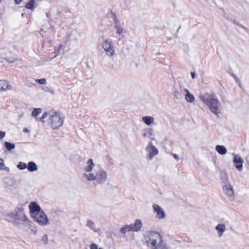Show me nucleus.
<instances>
[{
  "label": "nucleus",
  "mask_w": 249,
  "mask_h": 249,
  "mask_svg": "<svg viewBox=\"0 0 249 249\" xmlns=\"http://www.w3.org/2000/svg\"><path fill=\"white\" fill-rule=\"evenodd\" d=\"M95 164L92 159H89L87 162V165L84 167V173L82 175L83 178L86 181H94L97 184H103L107 178V172L103 169H100L95 173L92 170Z\"/></svg>",
  "instance_id": "f257e3e1"
},
{
  "label": "nucleus",
  "mask_w": 249,
  "mask_h": 249,
  "mask_svg": "<svg viewBox=\"0 0 249 249\" xmlns=\"http://www.w3.org/2000/svg\"><path fill=\"white\" fill-rule=\"evenodd\" d=\"M200 99L208 107L210 110L217 117L220 114L221 105L220 101L212 94L201 93Z\"/></svg>",
  "instance_id": "f03ea898"
},
{
  "label": "nucleus",
  "mask_w": 249,
  "mask_h": 249,
  "mask_svg": "<svg viewBox=\"0 0 249 249\" xmlns=\"http://www.w3.org/2000/svg\"><path fill=\"white\" fill-rule=\"evenodd\" d=\"M144 239L147 246L151 249H160L164 243L161 236L157 232H146Z\"/></svg>",
  "instance_id": "7ed1b4c3"
},
{
  "label": "nucleus",
  "mask_w": 249,
  "mask_h": 249,
  "mask_svg": "<svg viewBox=\"0 0 249 249\" xmlns=\"http://www.w3.org/2000/svg\"><path fill=\"white\" fill-rule=\"evenodd\" d=\"M48 123L53 129H56L63 124L64 118L61 116V114L54 110L48 111Z\"/></svg>",
  "instance_id": "20e7f679"
},
{
  "label": "nucleus",
  "mask_w": 249,
  "mask_h": 249,
  "mask_svg": "<svg viewBox=\"0 0 249 249\" xmlns=\"http://www.w3.org/2000/svg\"><path fill=\"white\" fill-rule=\"evenodd\" d=\"M7 216L9 218L8 220L16 226L27 221L23 209L21 208L15 209L13 212L8 213Z\"/></svg>",
  "instance_id": "39448f33"
},
{
  "label": "nucleus",
  "mask_w": 249,
  "mask_h": 249,
  "mask_svg": "<svg viewBox=\"0 0 249 249\" xmlns=\"http://www.w3.org/2000/svg\"><path fill=\"white\" fill-rule=\"evenodd\" d=\"M102 47L108 56H112L115 54V49L111 39L107 38L104 40L102 43Z\"/></svg>",
  "instance_id": "423d86ee"
},
{
  "label": "nucleus",
  "mask_w": 249,
  "mask_h": 249,
  "mask_svg": "<svg viewBox=\"0 0 249 249\" xmlns=\"http://www.w3.org/2000/svg\"><path fill=\"white\" fill-rule=\"evenodd\" d=\"M32 217L41 226H46L49 223V219L42 211L32 215Z\"/></svg>",
  "instance_id": "0eeeda50"
},
{
  "label": "nucleus",
  "mask_w": 249,
  "mask_h": 249,
  "mask_svg": "<svg viewBox=\"0 0 249 249\" xmlns=\"http://www.w3.org/2000/svg\"><path fill=\"white\" fill-rule=\"evenodd\" d=\"M154 213H156V217L158 219H163L165 216V213L163 209L159 205L154 204L152 206Z\"/></svg>",
  "instance_id": "6e6552de"
},
{
  "label": "nucleus",
  "mask_w": 249,
  "mask_h": 249,
  "mask_svg": "<svg viewBox=\"0 0 249 249\" xmlns=\"http://www.w3.org/2000/svg\"><path fill=\"white\" fill-rule=\"evenodd\" d=\"M223 190L230 200H233L235 196L233 189L230 184H226L223 187Z\"/></svg>",
  "instance_id": "1a4fd4ad"
},
{
  "label": "nucleus",
  "mask_w": 249,
  "mask_h": 249,
  "mask_svg": "<svg viewBox=\"0 0 249 249\" xmlns=\"http://www.w3.org/2000/svg\"><path fill=\"white\" fill-rule=\"evenodd\" d=\"M232 155L234 156L233 162L236 168L239 171H242L243 169V160L239 155L234 154H232Z\"/></svg>",
  "instance_id": "9d476101"
},
{
  "label": "nucleus",
  "mask_w": 249,
  "mask_h": 249,
  "mask_svg": "<svg viewBox=\"0 0 249 249\" xmlns=\"http://www.w3.org/2000/svg\"><path fill=\"white\" fill-rule=\"evenodd\" d=\"M146 151L148 153L149 159L151 160L153 157L158 153V150L151 142H149L146 147Z\"/></svg>",
  "instance_id": "9b49d317"
},
{
  "label": "nucleus",
  "mask_w": 249,
  "mask_h": 249,
  "mask_svg": "<svg viewBox=\"0 0 249 249\" xmlns=\"http://www.w3.org/2000/svg\"><path fill=\"white\" fill-rule=\"evenodd\" d=\"M31 216L41 211L39 206L35 202H32L29 206Z\"/></svg>",
  "instance_id": "f8f14e48"
},
{
  "label": "nucleus",
  "mask_w": 249,
  "mask_h": 249,
  "mask_svg": "<svg viewBox=\"0 0 249 249\" xmlns=\"http://www.w3.org/2000/svg\"><path fill=\"white\" fill-rule=\"evenodd\" d=\"M113 17L114 22L115 23L114 28L116 29V34L117 35H121L124 32V29L122 27L114 15H113Z\"/></svg>",
  "instance_id": "ddd939ff"
},
{
  "label": "nucleus",
  "mask_w": 249,
  "mask_h": 249,
  "mask_svg": "<svg viewBox=\"0 0 249 249\" xmlns=\"http://www.w3.org/2000/svg\"><path fill=\"white\" fill-rule=\"evenodd\" d=\"M181 92L184 91L186 92L185 95V100L189 103H193L195 100V97L193 94L190 93L189 90L187 89H181Z\"/></svg>",
  "instance_id": "4468645a"
},
{
  "label": "nucleus",
  "mask_w": 249,
  "mask_h": 249,
  "mask_svg": "<svg viewBox=\"0 0 249 249\" xmlns=\"http://www.w3.org/2000/svg\"><path fill=\"white\" fill-rule=\"evenodd\" d=\"M215 229L217 232L218 236L220 237L226 231V226L224 224L219 223L216 226Z\"/></svg>",
  "instance_id": "2eb2a0df"
},
{
  "label": "nucleus",
  "mask_w": 249,
  "mask_h": 249,
  "mask_svg": "<svg viewBox=\"0 0 249 249\" xmlns=\"http://www.w3.org/2000/svg\"><path fill=\"white\" fill-rule=\"evenodd\" d=\"M12 86L6 80H0V91L10 90Z\"/></svg>",
  "instance_id": "dca6fc26"
},
{
  "label": "nucleus",
  "mask_w": 249,
  "mask_h": 249,
  "mask_svg": "<svg viewBox=\"0 0 249 249\" xmlns=\"http://www.w3.org/2000/svg\"><path fill=\"white\" fill-rule=\"evenodd\" d=\"M131 225H132V229L133 231H138L142 228V223L140 219H137L134 223L131 224Z\"/></svg>",
  "instance_id": "f3484780"
},
{
  "label": "nucleus",
  "mask_w": 249,
  "mask_h": 249,
  "mask_svg": "<svg viewBox=\"0 0 249 249\" xmlns=\"http://www.w3.org/2000/svg\"><path fill=\"white\" fill-rule=\"evenodd\" d=\"M142 121L147 125H150L154 124V118L152 116H143L142 118Z\"/></svg>",
  "instance_id": "a211bd4d"
},
{
  "label": "nucleus",
  "mask_w": 249,
  "mask_h": 249,
  "mask_svg": "<svg viewBox=\"0 0 249 249\" xmlns=\"http://www.w3.org/2000/svg\"><path fill=\"white\" fill-rule=\"evenodd\" d=\"M216 151L220 155H225L227 152V149L223 145H217L215 147Z\"/></svg>",
  "instance_id": "6ab92c4d"
},
{
  "label": "nucleus",
  "mask_w": 249,
  "mask_h": 249,
  "mask_svg": "<svg viewBox=\"0 0 249 249\" xmlns=\"http://www.w3.org/2000/svg\"><path fill=\"white\" fill-rule=\"evenodd\" d=\"M27 169L30 172H34L37 170V166L34 162L30 161L28 164Z\"/></svg>",
  "instance_id": "aec40b11"
},
{
  "label": "nucleus",
  "mask_w": 249,
  "mask_h": 249,
  "mask_svg": "<svg viewBox=\"0 0 249 249\" xmlns=\"http://www.w3.org/2000/svg\"><path fill=\"white\" fill-rule=\"evenodd\" d=\"M132 225H131V224L125 225L120 229V231L122 233L124 234L126 232L132 231Z\"/></svg>",
  "instance_id": "412c9836"
},
{
  "label": "nucleus",
  "mask_w": 249,
  "mask_h": 249,
  "mask_svg": "<svg viewBox=\"0 0 249 249\" xmlns=\"http://www.w3.org/2000/svg\"><path fill=\"white\" fill-rule=\"evenodd\" d=\"M42 112V109L40 108H34L32 112V117H34L36 120L37 115Z\"/></svg>",
  "instance_id": "4be33fe9"
},
{
  "label": "nucleus",
  "mask_w": 249,
  "mask_h": 249,
  "mask_svg": "<svg viewBox=\"0 0 249 249\" xmlns=\"http://www.w3.org/2000/svg\"><path fill=\"white\" fill-rule=\"evenodd\" d=\"M35 4V1L34 0H30L27 2L25 7L27 9H30L31 10H33L34 9V5Z\"/></svg>",
  "instance_id": "5701e85b"
},
{
  "label": "nucleus",
  "mask_w": 249,
  "mask_h": 249,
  "mask_svg": "<svg viewBox=\"0 0 249 249\" xmlns=\"http://www.w3.org/2000/svg\"><path fill=\"white\" fill-rule=\"evenodd\" d=\"M86 225L87 227L90 228L91 229H92L94 231H97V230H96V228H95V224L92 221L90 220H88L87 222Z\"/></svg>",
  "instance_id": "b1692460"
},
{
  "label": "nucleus",
  "mask_w": 249,
  "mask_h": 249,
  "mask_svg": "<svg viewBox=\"0 0 249 249\" xmlns=\"http://www.w3.org/2000/svg\"><path fill=\"white\" fill-rule=\"evenodd\" d=\"M4 145L6 148V149L8 151H10L12 149H13L15 148V144L13 143H11L9 142H4Z\"/></svg>",
  "instance_id": "393cba45"
},
{
  "label": "nucleus",
  "mask_w": 249,
  "mask_h": 249,
  "mask_svg": "<svg viewBox=\"0 0 249 249\" xmlns=\"http://www.w3.org/2000/svg\"><path fill=\"white\" fill-rule=\"evenodd\" d=\"M17 167L20 170H23L27 167V165L25 163L20 161L18 164Z\"/></svg>",
  "instance_id": "a878e982"
},
{
  "label": "nucleus",
  "mask_w": 249,
  "mask_h": 249,
  "mask_svg": "<svg viewBox=\"0 0 249 249\" xmlns=\"http://www.w3.org/2000/svg\"><path fill=\"white\" fill-rule=\"evenodd\" d=\"M63 48V44H60L59 45V47L57 49H56L54 51V53L55 54L54 57H56V56H57L59 54L60 50Z\"/></svg>",
  "instance_id": "bb28decb"
},
{
  "label": "nucleus",
  "mask_w": 249,
  "mask_h": 249,
  "mask_svg": "<svg viewBox=\"0 0 249 249\" xmlns=\"http://www.w3.org/2000/svg\"><path fill=\"white\" fill-rule=\"evenodd\" d=\"M36 82H37L38 83L41 84V85H45L46 84V80L45 78H41V79H36Z\"/></svg>",
  "instance_id": "cd10ccee"
},
{
  "label": "nucleus",
  "mask_w": 249,
  "mask_h": 249,
  "mask_svg": "<svg viewBox=\"0 0 249 249\" xmlns=\"http://www.w3.org/2000/svg\"><path fill=\"white\" fill-rule=\"evenodd\" d=\"M48 112H44L41 118H36V121L44 122L43 120L47 117Z\"/></svg>",
  "instance_id": "c85d7f7f"
},
{
  "label": "nucleus",
  "mask_w": 249,
  "mask_h": 249,
  "mask_svg": "<svg viewBox=\"0 0 249 249\" xmlns=\"http://www.w3.org/2000/svg\"><path fill=\"white\" fill-rule=\"evenodd\" d=\"M8 169L7 167H5L4 163V160L0 158V169L1 170H6Z\"/></svg>",
  "instance_id": "c756f323"
},
{
  "label": "nucleus",
  "mask_w": 249,
  "mask_h": 249,
  "mask_svg": "<svg viewBox=\"0 0 249 249\" xmlns=\"http://www.w3.org/2000/svg\"><path fill=\"white\" fill-rule=\"evenodd\" d=\"M90 249H103L102 248H98L97 245L94 243L91 244Z\"/></svg>",
  "instance_id": "7c9ffc66"
},
{
  "label": "nucleus",
  "mask_w": 249,
  "mask_h": 249,
  "mask_svg": "<svg viewBox=\"0 0 249 249\" xmlns=\"http://www.w3.org/2000/svg\"><path fill=\"white\" fill-rule=\"evenodd\" d=\"M42 240L44 242L45 244L48 243V236L46 234H44L42 237Z\"/></svg>",
  "instance_id": "2f4dec72"
},
{
  "label": "nucleus",
  "mask_w": 249,
  "mask_h": 249,
  "mask_svg": "<svg viewBox=\"0 0 249 249\" xmlns=\"http://www.w3.org/2000/svg\"><path fill=\"white\" fill-rule=\"evenodd\" d=\"M160 249H171V248L164 243Z\"/></svg>",
  "instance_id": "473e14b6"
},
{
  "label": "nucleus",
  "mask_w": 249,
  "mask_h": 249,
  "mask_svg": "<svg viewBox=\"0 0 249 249\" xmlns=\"http://www.w3.org/2000/svg\"><path fill=\"white\" fill-rule=\"evenodd\" d=\"M174 96L176 98H179L180 97L179 92L178 90H175L174 93Z\"/></svg>",
  "instance_id": "72a5a7b5"
},
{
  "label": "nucleus",
  "mask_w": 249,
  "mask_h": 249,
  "mask_svg": "<svg viewBox=\"0 0 249 249\" xmlns=\"http://www.w3.org/2000/svg\"><path fill=\"white\" fill-rule=\"evenodd\" d=\"M5 136V133L3 131H0V140L3 138Z\"/></svg>",
  "instance_id": "f704fd0d"
},
{
  "label": "nucleus",
  "mask_w": 249,
  "mask_h": 249,
  "mask_svg": "<svg viewBox=\"0 0 249 249\" xmlns=\"http://www.w3.org/2000/svg\"><path fill=\"white\" fill-rule=\"evenodd\" d=\"M22 1V0H14L15 3L17 4L20 3Z\"/></svg>",
  "instance_id": "c9c22d12"
},
{
  "label": "nucleus",
  "mask_w": 249,
  "mask_h": 249,
  "mask_svg": "<svg viewBox=\"0 0 249 249\" xmlns=\"http://www.w3.org/2000/svg\"><path fill=\"white\" fill-rule=\"evenodd\" d=\"M173 157L177 160H179V158H178V156L177 155V154H173Z\"/></svg>",
  "instance_id": "e433bc0d"
},
{
  "label": "nucleus",
  "mask_w": 249,
  "mask_h": 249,
  "mask_svg": "<svg viewBox=\"0 0 249 249\" xmlns=\"http://www.w3.org/2000/svg\"><path fill=\"white\" fill-rule=\"evenodd\" d=\"M191 75L192 78L193 79H194L195 78V77H196V73H195V72H191Z\"/></svg>",
  "instance_id": "4c0bfd02"
},
{
  "label": "nucleus",
  "mask_w": 249,
  "mask_h": 249,
  "mask_svg": "<svg viewBox=\"0 0 249 249\" xmlns=\"http://www.w3.org/2000/svg\"><path fill=\"white\" fill-rule=\"evenodd\" d=\"M28 131V129L27 128H24L23 129V132H27Z\"/></svg>",
  "instance_id": "58836bf2"
},
{
  "label": "nucleus",
  "mask_w": 249,
  "mask_h": 249,
  "mask_svg": "<svg viewBox=\"0 0 249 249\" xmlns=\"http://www.w3.org/2000/svg\"><path fill=\"white\" fill-rule=\"evenodd\" d=\"M143 136L144 137H146V133L143 134Z\"/></svg>",
  "instance_id": "ea45409f"
}]
</instances>
